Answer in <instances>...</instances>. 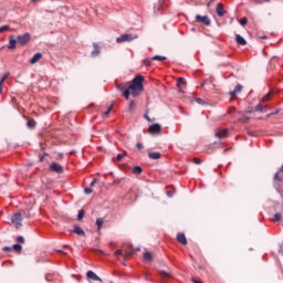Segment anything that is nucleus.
Here are the masks:
<instances>
[{
  "mask_svg": "<svg viewBox=\"0 0 283 283\" xmlns=\"http://www.w3.org/2000/svg\"><path fill=\"white\" fill-rule=\"evenodd\" d=\"M268 101H271V93H268L265 96L262 97V103H266Z\"/></svg>",
  "mask_w": 283,
  "mask_h": 283,
  "instance_id": "31",
  "label": "nucleus"
},
{
  "mask_svg": "<svg viewBox=\"0 0 283 283\" xmlns=\"http://www.w3.org/2000/svg\"><path fill=\"white\" fill-rule=\"evenodd\" d=\"M242 90H243V86L241 84H238L232 92H230L231 98H235L238 94L242 92Z\"/></svg>",
  "mask_w": 283,
  "mask_h": 283,
  "instance_id": "11",
  "label": "nucleus"
},
{
  "mask_svg": "<svg viewBox=\"0 0 283 283\" xmlns=\"http://www.w3.org/2000/svg\"><path fill=\"white\" fill-rule=\"evenodd\" d=\"M248 19H247V17H244V18H242L241 20H240V23H241V25H247V23H248Z\"/></svg>",
  "mask_w": 283,
  "mask_h": 283,
  "instance_id": "41",
  "label": "nucleus"
},
{
  "mask_svg": "<svg viewBox=\"0 0 283 283\" xmlns=\"http://www.w3.org/2000/svg\"><path fill=\"white\" fill-rule=\"evenodd\" d=\"M50 170L54 171L55 174H61L63 171V166L56 163H52L50 166Z\"/></svg>",
  "mask_w": 283,
  "mask_h": 283,
  "instance_id": "10",
  "label": "nucleus"
},
{
  "mask_svg": "<svg viewBox=\"0 0 283 283\" xmlns=\"http://www.w3.org/2000/svg\"><path fill=\"white\" fill-rule=\"evenodd\" d=\"M114 108V104H112L108 109L104 113V116H109V112Z\"/></svg>",
  "mask_w": 283,
  "mask_h": 283,
  "instance_id": "39",
  "label": "nucleus"
},
{
  "mask_svg": "<svg viewBox=\"0 0 283 283\" xmlns=\"http://www.w3.org/2000/svg\"><path fill=\"white\" fill-rule=\"evenodd\" d=\"M93 48L94 50L92 51V56L96 57L98 56V54H101V46L98 45V43L94 42L93 43Z\"/></svg>",
  "mask_w": 283,
  "mask_h": 283,
  "instance_id": "15",
  "label": "nucleus"
},
{
  "mask_svg": "<svg viewBox=\"0 0 283 283\" xmlns=\"http://www.w3.org/2000/svg\"><path fill=\"white\" fill-rule=\"evenodd\" d=\"M151 260H154V258L151 256V252H145L144 253V261L145 262H151Z\"/></svg>",
  "mask_w": 283,
  "mask_h": 283,
  "instance_id": "20",
  "label": "nucleus"
},
{
  "mask_svg": "<svg viewBox=\"0 0 283 283\" xmlns=\"http://www.w3.org/2000/svg\"><path fill=\"white\" fill-rule=\"evenodd\" d=\"M96 224H97V229L101 230L103 224H105V220L103 218H97L96 219Z\"/></svg>",
  "mask_w": 283,
  "mask_h": 283,
  "instance_id": "22",
  "label": "nucleus"
},
{
  "mask_svg": "<svg viewBox=\"0 0 283 283\" xmlns=\"http://www.w3.org/2000/svg\"><path fill=\"white\" fill-rule=\"evenodd\" d=\"M125 156H127V151H124L123 154H118V155L116 156V160H117L118 163H120V160H123V158H125Z\"/></svg>",
  "mask_w": 283,
  "mask_h": 283,
  "instance_id": "27",
  "label": "nucleus"
},
{
  "mask_svg": "<svg viewBox=\"0 0 283 283\" xmlns=\"http://www.w3.org/2000/svg\"><path fill=\"white\" fill-rule=\"evenodd\" d=\"M17 242H18L19 244H24L25 239H24L23 237H18V238H17Z\"/></svg>",
  "mask_w": 283,
  "mask_h": 283,
  "instance_id": "38",
  "label": "nucleus"
},
{
  "mask_svg": "<svg viewBox=\"0 0 283 283\" xmlns=\"http://www.w3.org/2000/svg\"><path fill=\"white\" fill-rule=\"evenodd\" d=\"M216 138L222 139V138H229V129L221 128L217 129L214 133Z\"/></svg>",
  "mask_w": 283,
  "mask_h": 283,
  "instance_id": "6",
  "label": "nucleus"
},
{
  "mask_svg": "<svg viewBox=\"0 0 283 283\" xmlns=\"http://www.w3.org/2000/svg\"><path fill=\"white\" fill-rule=\"evenodd\" d=\"M97 182V179H94L92 182H91V187H94V185H96Z\"/></svg>",
  "mask_w": 283,
  "mask_h": 283,
  "instance_id": "47",
  "label": "nucleus"
},
{
  "mask_svg": "<svg viewBox=\"0 0 283 283\" xmlns=\"http://www.w3.org/2000/svg\"><path fill=\"white\" fill-rule=\"evenodd\" d=\"M216 12L218 17H224L226 11H224V4L223 3H218L216 8Z\"/></svg>",
  "mask_w": 283,
  "mask_h": 283,
  "instance_id": "12",
  "label": "nucleus"
},
{
  "mask_svg": "<svg viewBox=\"0 0 283 283\" xmlns=\"http://www.w3.org/2000/svg\"><path fill=\"white\" fill-rule=\"evenodd\" d=\"M133 174H137V175L143 174V168H142L140 166H136V167H134V169H133Z\"/></svg>",
  "mask_w": 283,
  "mask_h": 283,
  "instance_id": "25",
  "label": "nucleus"
},
{
  "mask_svg": "<svg viewBox=\"0 0 283 283\" xmlns=\"http://www.w3.org/2000/svg\"><path fill=\"white\" fill-rule=\"evenodd\" d=\"M32 1V3H36V1H39V0H31Z\"/></svg>",
  "mask_w": 283,
  "mask_h": 283,
  "instance_id": "56",
  "label": "nucleus"
},
{
  "mask_svg": "<svg viewBox=\"0 0 283 283\" xmlns=\"http://www.w3.org/2000/svg\"><path fill=\"white\" fill-rule=\"evenodd\" d=\"M195 165H202V160L198 157L193 158Z\"/></svg>",
  "mask_w": 283,
  "mask_h": 283,
  "instance_id": "40",
  "label": "nucleus"
},
{
  "mask_svg": "<svg viewBox=\"0 0 283 283\" xmlns=\"http://www.w3.org/2000/svg\"><path fill=\"white\" fill-rule=\"evenodd\" d=\"M135 39H138V35L134 33H125L122 34L119 38L116 39L117 43H129V41H134Z\"/></svg>",
  "mask_w": 283,
  "mask_h": 283,
  "instance_id": "3",
  "label": "nucleus"
},
{
  "mask_svg": "<svg viewBox=\"0 0 283 283\" xmlns=\"http://www.w3.org/2000/svg\"><path fill=\"white\" fill-rule=\"evenodd\" d=\"M145 82V77L143 75H137L129 84L127 90L124 91L123 96L126 101H129V96L136 98V96H140L142 92L145 90L143 83Z\"/></svg>",
  "mask_w": 283,
  "mask_h": 283,
  "instance_id": "1",
  "label": "nucleus"
},
{
  "mask_svg": "<svg viewBox=\"0 0 283 283\" xmlns=\"http://www.w3.org/2000/svg\"><path fill=\"white\" fill-rule=\"evenodd\" d=\"M274 222H280V220H282V213L277 212L274 214Z\"/></svg>",
  "mask_w": 283,
  "mask_h": 283,
  "instance_id": "29",
  "label": "nucleus"
},
{
  "mask_svg": "<svg viewBox=\"0 0 283 283\" xmlns=\"http://www.w3.org/2000/svg\"><path fill=\"white\" fill-rule=\"evenodd\" d=\"M134 109H136V102L135 101H130L129 106H128V111L130 113H133Z\"/></svg>",
  "mask_w": 283,
  "mask_h": 283,
  "instance_id": "23",
  "label": "nucleus"
},
{
  "mask_svg": "<svg viewBox=\"0 0 283 283\" xmlns=\"http://www.w3.org/2000/svg\"><path fill=\"white\" fill-rule=\"evenodd\" d=\"M86 277H87V280H93V282H103V279H99L98 275H96V273H94V271H88L86 273Z\"/></svg>",
  "mask_w": 283,
  "mask_h": 283,
  "instance_id": "9",
  "label": "nucleus"
},
{
  "mask_svg": "<svg viewBox=\"0 0 283 283\" xmlns=\"http://www.w3.org/2000/svg\"><path fill=\"white\" fill-rule=\"evenodd\" d=\"M11 221L15 224L17 229H19V227H22L21 222H23V214H21V212L13 214Z\"/></svg>",
  "mask_w": 283,
  "mask_h": 283,
  "instance_id": "4",
  "label": "nucleus"
},
{
  "mask_svg": "<svg viewBox=\"0 0 283 283\" xmlns=\"http://www.w3.org/2000/svg\"><path fill=\"white\" fill-rule=\"evenodd\" d=\"M12 249H13V251H17L18 253H21V250H22L23 248L21 247V244H14V245L12 247Z\"/></svg>",
  "mask_w": 283,
  "mask_h": 283,
  "instance_id": "30",
  "label": "nucleus"
},
{
  "mask_svg": "<svg viewBox=\"0 0 283 283\" xmlns=\"http://www.w3.org/2000/svg\"><path fill=\"white\" fill-rule=\"evenodd\" d=\"M177 240L180 244L187 245V237L185 235V233H178Z\"/></svg>",
  "mask_w": 283,
  "mask_h": 283,
  "instance_id": "16",
  "label": "nucleus"
},
{
  "mask_svg": "<svg viewBox=\"0 0 283 283\" xmlns=\"http://www.w3.org/2000/svg\"><path fill=\"white\" fill-rule=\"evenodd\" d=\"M251 120V117H241L239 118V123H249Z\"/></svg>",
  "mask_w": 283,
  "mask_h": 283,
  "instance_id": "33",
  "label": "nucleus"
},
{
  "mask_svg": "<svg viewBox=\"0 0 283 283\" xmlns=\"http://www.w3.org/2000/svg\"><path fill=\"white\" fill-rule=\"evenodd\" d=\"M279 112H280V111H276V112H274V113H270V114L266 115V117L269 118L270 116H275V114H279Z\"/></svg>",
  "mask_w": 283,
  "mask_h": 283,
  "instance_id": "44",
  "label": "nucleus"
},
{
  "mask_svg": "<svg viewBox=\"0 0 283 283\" xmlns=\"http://www.w3.org/2000/svg\"><path fill=\"white\" fill-rule=\"evenodd\" d=\"M263 109H264V106H262V104H258L255 106V112H263Z\"/></svg>",
  "mask_w": 283,
  "mask_h": 283,
  "instance_id": "37",
  "label": "nucleus"
},
{
  "mask_svg": "<svg viewBox=\"0 0 283 283\" xmlns=\"http://www.w3.org/2000/svg\"><path fill=\"white\" fill-rule=\"evenodd\" d=\"M151 61H167V57L166 56H163V55H155L151 57Z\"/></svg>",
  "mask_w": 283,
  "mask_h": 283,
  "instance_id": "21",
  "label": "nucleus"
},
{
  "mask_svg": "<svg viewBox=\"0 0 283 283\" xmlns=\"http://www.w3.org/2000/svg\"><path fill=\"white\" fill-rule=\"evenodd\" d=\"M161 154L160 153H149L148 154V158H150L151 160H159Z\"/></svg>",
  "mask_w": 283,
  "mask_h": 283,
  "instance_id": "19",
  "label": "nucleus"
},
{
  "mask_svg": "<svg viewBox=\"0 0 283 283\" xmlns=\"http://www.w3.org/2000/svg\"><path fill=\"white\" fill-rule=\"evenodd\" d=\"M186 81L185 78L182 77H179L178 81H177V87H182V85H186Z\"/></svg>",
  "mask_w": 283,
  "mask_h": 283,
  "instance_id": "24",
  "label": "nucleus"
},
{
  "mask_svg": "<svg viewBox=\"0 0 283 283\" xmlns=\"http://www.w3.org/2000/svg\"><path fill=\"white\" fill-rule=\"evenodd\" d=\"M72 231L73 233H76V235H82L83 238H85V230L81 227L74 226Z\"/></svg>",
  "mask_w": 283,
  "mask_h": 283,
  "instance_id": "14",
  "label": "nucleus"
},
{
  "mask_svg": "<svg viewBox=\"0 0 283 283\" xmlns=\"http://www.w3.org/2000/svg\"><path fill=\"white\" fill-rule=\"evenodd\" d=\"M8 30H10V25H2V27H0V34H1V32H6Z\"/></svg>",
  "mask_w": 283,
  "mask_h": 283,
  "instance_id": "34",
  "label": "nucleus"
},
{
  "mask_svg": "<svg viewBox=\"0 0 283 283\" xmlns=\"http://www.w3.org/2000/svg\"><path fill=\"white\" fill-rule=\"evenodd\" d=\"M213 1H216V0H210V2L208 3V6H211V4L213 3Z\"/></svg>",
  "mask_w": 283,
  "mask_h": 283,
  "instance_id": "54",
  "label": "nucleus"
},
{
  "mask_svg": "<svg viewBox=\"0 0 283 283\" xmlns=\"http://www.w3.org/2000/svg\"><path fill=\"white\" fill-rule=\"evenodd\" d=\"M148 132L153 135H158L163 132L160 124H153L149 126Z\"/></svg>",
  "mask_w": 283,
  "mask_h": 283,
  "instance_id": "7",
  "label": "nucleus"
},
{
  "mask_svg": "<svg viewBox=\"0 0 283 283\" xmlns=\"http://www.w3.org/2000/svg\"><path fill=\"white\" fill-rule=\"evenodd\" d=\"M94 190H92L91 188H85L84 189V193H86V196H90V193H92Z\"/></svg>",
  "mask_w": 283,
  "mask_h": 283,
  "instance_id": "42",
  "label": "nucleus"
},
{
  "mask_svg": "<svg viewBox=\"0 0 283 283\" xmlns=\"http://www.w3.org/2000/svg\"><path fill=\"white\" fill-rule=\"evenodd\" d=\"M43 59L42 53H35L32 59L30 60L31 65H34V63H39Z\"/></svg>",
  "mask_w": 283,
  "mask_h": 283,
  "instance_id": "13",
  "label": "nucleus"
},
{
  "mask_svg": "<svg viewBox=\"0 0 283 283\" xmlns=\"http://www.w3.org/2000/svg\"><path fill=\"white\" fill-rule=\"evenodd\" d=\"M280 174H282V171L279 170V172L274 175V180H276L277 182L282 180V178H280Z\"/></svg>",
  "mask_w": 283,
  "mask_h": 283,
  "instance_id": "36",
  "label": "nucleus"
},
{
  "mask_svg": "<svg viewBox=\"0 0 283 283\" xmlns=\"http://www.w3.org/2000/svg\"><path fill=\"white\" fill-rule=\"evenodd\" d=\"M167 196H168V198H172L174 195L171 193V191H168Z\"/></svg>",
  "mask_w": 283,
  "mask_h": 283,
  "instance_id": "49",
  "label": "nucleus"
},
{
  "mask_svg": "<svg viewBox=\"0 0 283 283\" xmlns=\"http://www.w3.org/2000/svg\"><path fill=\"white\" fill-rule=\"evenodd\" d=\"M83 218H85V210H80L77 213V220H82Z\"/></svg>",
  "mask_w": 283,
  "mask_h": 283,
  "instance_id": "28",
  "label": "nucleus"
},
{
  "mask_svg": "<svg viewBox=\"0 0 283 283\" xmlns=\"http://www.w3.org/2000/svg\"><path fill=\"white\" fill-rule=\"evenodd\" d=\"M9 76H10V73H6V74L2 76V78H1V81H0L1 85H3V83H6V80H7Z\"/></svg>",
  "mask_w": 283,
  "mask_h": 283,
  "instance_id": "32",
  "label": "nucleus"
},
{
  "mask_svg": "<svg viewBox=\"0 0 283 283\" xmlns=\"http://www.w3.org/2000/svg\"><path fill=\"white\" fill-rule=\"evenodd\" d=\"M44 158H45L44 156L40 157V163H43Z\"/></svg>",
  "mask_w": 283,
  "mask_h": 283,
  "instance_id": "53",
  "label": "nucleus"
},
{
  "mask_svg": "<svg viewBox=\"0 0 283 283\" xmlns=\"http://www.w3.org/2000/svg\"><path fill=\"white\" fill-rule=\"evenodd\" d=\"M235 41H237L238 45H247V40H244V38H242V35H240V34L235 35Z\"/></svg>",
  "mask_w": 283,
  "mask_h": 283,
  "instance_id": "17",
  "label": "nucleus"
},
{
  "mask_svg": "<svg viewBox=\"0 0 283 283\" xmlns=\"http://www.w3.org/2000/svg\"><path fill=\"white\" fill-rule=\"evenodd\" d=\"M137 149H143V144L138 143L137 144Z\"/></svg>",
  "mask_w": 283,
  "mask_h": 283,
  "instance_id": "48",
  "label": "nucleus"
},
{
  "mask_svg": "<svg viewBox=\"0 0 283 283\" xmlns=\"http://www.w3.org/2000/svg\"><path fill=\"white\" fill-rule=\"evenodd\" d=\"M144 117L146 118V120H148V123H151V117H149L147 113L144 115Z\"/></svg>",
  "mask_w": 283,
  "mask_h": 283,
  "instance_id": "43",
  "label": "nucleus"
},
{
  "mask_svg": "<svg viewBox=\"0 0 283 283\" xmlns=\"http://www.w3.org/2000/svg\"><path fill=\"white\" fill-rule=\"evenodd\" d=\"M144 65L146 67H150L151 66V60H149V59L144 60Z\"/></svg>",
  "mask_w": 283,
  "mask_h": 283,
  "instance_id": "35",
  "label": "nucleus"
},
{
  "mask_svg": "<svg viewBox=\"0 0 283 283\" xmlns=\"http://www.w3.org/2000/svg\"><path fill=\"white\" fill-rule=\"evenodd\" d=\"M2 251H6V252L12 251V248H10V247H4V248H2Z\"/></svg>",
  "mask_w": 283,
  "mask_h": 283,
  "instance_id": "45",
  "label": "nucleus"
},
{
  "mask_svg": "<svg viewBox=\"0 0 283 283\" xmlns=\"http://www.w3.org/2000/svg\"><path fill=\"white\" fill-rule=\"evenodd\" d=\"M27 126H28L30 129H34V128L36 127V120H34L33 118L28 119Z\"/></svg>",
  "mask_w": 283,
  "mask_h": 283,
  "instance_id": "18",
  "label": "nucleus"
},
{
  "mask_svg": "<svg viewBox=\"0 0 283 283\" xmlns=\"http://www.w3.org/2000/svg\"><path fill=\"white\" fill-rule=\"evenodd\" d=\"M57 253H63L64 255H66V253H64L63 251L59 250Z\"/></svg>",
  "mask_w": 283,
  "mask_h": 283,
  "instance_id": "55",
  "label": "nucleus"
},
{
  "mask_svg": "<svg viewBox=\"0 0 283 283\" xmlns=\"http://www.w3.org/2000/svg\"><path fill=\"white\" fill-rule=\"evenodd\" d=\"M3 92V84L0 83V94Z\"/></svg>",
  "mask_w": 283,
  "mask_h": 283,
  "instance_id": "50",
  "label": "nucleus"
},
{
  "mask_svg": "<svg viewBox=\"0 0 283 283\" xmlns=\"http://www.w3.org/2000/svg\"><path fill=\"white\" fill-rule=\"evenodd\" d=\"M32 39V35L30 33H23L22 35H18L14 38V35L9 36V45L8 50H17V45H20L21 48L28 45L30 43V40Z\"/></svg>",
  "mask_w": 283,
  "mask_h": 283,
  "instance_id": "2",
  "label": "nucleus"
},
{
  "mask_svg": "<svg viewBox=\"0 0 283 283\" xmlns=\"http://www.w3.org/2000/svg\"><path fill=\"white\" fill-rule=\"evenodd\" d=\"M123 255L124 256V260H129V258H132V255H134V252L132 251H126L124 254H123V250H117L115 252V258H118Z\"/></svg>",
  "mask_w": 283,
  "mask_h": 283,
  "instance_id": "8",
  "label": "nucleus"
},
{
  "mask_svg": "<svg viewBox=\"0 0 283 283\" xmlns=\"http://www.w3.org/2000/svg\"><path fill=\"white\" fill-rule=\"evenodd\" d=\"M159 275H161V277H164L165 280L171 277V274H169V273L166 272V271H160V272H159Z\"/></svg>",
  "mask_w": 283,
  "mask_h": 283,
  "instance_id": "26",
  "label": "nucleus"
},
{
  "mask_svg": "<svg viewBox=\"0 0 283 283\" xmlns=\"http://www.w3.org/2000/svg\"><path fill=\"white\" fill-rule=\"evenodd\" d=\"M197 103H199L200 105H202V99H201V98H197Z\"/></svg>",
  "mask_w": 283,
  "mask_h": 283,
  "instance_id": "51",
  "label": "nucleus"
},
{
  "mask_svg": "<svg viewBox=\"0 0 283 283\" xmlns=\"http://www.w3.org/2000/svg\"><path fill=\"white\" fill-rule=\"evenodd\" d=\"M195 21L197 23H203V25H211V20L209 19V15H196Z\"/></svg>",
  "mask_w": 283,
  "mask_h": 283,
  "instance_id": "5",
  "label": "nucleus"
},
{
  "mask_svg": "<svg viewBox=\"0 0 283 283\" xmlns=\"http://www.w3.org/2000/svg\"><path fill=\"white\" fill-rule=\"evenodd\" d=\"M275 61H277V57H272L270 61V65H273V63H275Z\"/></svg>",
  "mask_w": 283,
  "mask_h": 283,
  "instance_id": "46",
  "label": "nucleus"
},
{
  "mask_svg": "<svg viewBox=\"0 0 283 283\" xmlns=\"http://www.w3.org/2000/svg\"><path fill=\"white\" fill-rule=\"evenodd\" d=\"M259 36V39H263V40H266V35H263V36H261V35H258Z\"/></svg>",
  "mask_w": 283,
  "mask_h": 283,
  "instance_id": "52",
  "label": "nucleus"
}]
</instances>
